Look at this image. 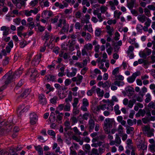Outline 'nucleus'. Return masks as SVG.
I'll list each match as a JSON object with an SVG mask.
<instances>
[{
    "mask_svg": "<svg viewBox=\"0 0 155 155\" xmlns=\"http://www.w3.org/2000/svg\"><path fill=\"white\" fill-rule=\"evenodd\" d=\"M144 14L147 16L149 17L151 15L150 12L147 8H145L144 11Z\"/></svg>",
    "mask_w": 155,
    "mask_h": 155,
    "instance_id": "nucleus-50",
    "label": "nucleus"
},
{
    "mask_svg": "<svg viewBox=\"0 0 155 155\" xmlns=\"http://www.w3.org/2000/svg\"><path fill=\"white\" fill-rule=\"evenodd\" d=\"M94 14L95 15H97V18L99 19L98 21L99 22H102L103 20V18L101 17V13L98 12H94Z\"/></svg>",
    "mask_w": 155,
    "mask_h": 155,
    "instance_id": "nucleus-39",
    "label": "nucleus"
},
{
    "mask_svg": "<svg viewBox=\"0 0 155 155\" xmlns=\"http://www.w3.org/2000/svg\"><path fill=\"white\" fill-rule=\"evenodd\" d=\"M64 20H66L65 19H60L59 20V22L56 25V29H57L58 27H60L61 28L62 27V24L64 25Z\"/></svg>",
    "mask_w": 155,
    "mask_h": 155,
    "instance_id": "nucleus-53",
    "label": "nucleus"
},
{
    "mask_svg": "<svg viewBox=\"0 0 155 155\" xmlns=\"http://www.w3.org/2000/svg\"><path fill=\"white\" fill-rule=\"evenodd\" d=\"M147 18V17H146L144 15H139L137 17L138 20L142 23H144L145 22Z\"/></svg>",
    "mask_w": 155,
    "mask_h": 155,
    "instance_id": "nucleus-26",
    "label": "nucleus"
},
{
    "mask_svg": "<svg viewBox=\"0 0 155 155\" xmlns=\"http://www.w3.org/2000/svg\"><path fill=\"white\" fill-rule=\"evenodd\" d=\"M76 77L77 81V84H80L82 81V80L83 78V76L82 75L78 74Z\"/></svg>",
    "mask_w": 155,
    "mask_h": 155,
    "instance_id": "nucleus-51",
    "label": "nucleus"
},
{
    "mask_svg": "<svg viewBox=\"0 0 155 155\" xmlns=\"http://www.w3.org/2000/svg\"><path fill=\"white\" fill-rule=\"evenodd\" d=\"M88 125L89 131H91V130H93L95 126V122L93 119H91L89 120L88 122Z\"/></svg>",
    "mask_w": 155,
    "mask_h": 155,
    "instance_id": "nucleus-21",
    "label": "nucleus"
},
{
    "mask_svg": "<svg viewBox=\"0 0 155 155\" xmlns=\"http://www.w3.org/2000/svg\"><path fill=\"white\" fill-rule=\"evenodd\" d=\"M114 122V121L113 119L109 118L105 119L104 122L103 129L106 134H108L110 133V128L112 127V125Z\"/></svg>",
    "mask_w": 155,
    "mask_h": 155,
    "instance_id": "nucleus-1",
    "label": "nucleus"
},
{
    "mask_svg": "<svg viewBox=\"0 0 155 155\" xmlns=\"http://www.w3.org/2000/svg\"><path fill=\"white\" fill-rule=\"evenodd\" d=\"M114 80L120 81H123L124 79V77L120 74L114 77Z\"/></svg>",
    "mask_w": 155,
    "mask_h": 155,
    "instance_id": "nucleus-48",
    "label": "nucleus"
},
{
    "mask_svg": "<svg viewBox=\"0 0 155 155\" xmlns=\"http://www.w3.org/2000/svg\"><path fill=\"white\" fill-rule=\"evenodd\" d=\"M46 79L48 80V81H53L55 79V77L54 76L51 75H47L45 76Z\"/></svg>",
    "mask_w": 155,
    "mask_h": 155,
    "instance_id": "nucleus-34",
    "label": "nucleus"
},
{
    "mask_svg": "<svg viewBox=\"0 0 155 155\" xmlns=\"http://www.w3.org/2000/svg\"><path fill=\"white\" fill-rule=\"evenodd\" d=\"M35 148L36 150L38 151V154L40 155H43V151L42 148L40 145L35 146Z\"/></svg>",
    "mask_w": 155,
    "mask_h": 155,
    "instance_id": "nucleus-36",
    "label": "nucleus"
},
{
    "mask_svg": "<svg viewBox=\"0 0 155 155\" xmlns=\"http://www.w3.org/2000/svg\"><path fill=\"white\" fill-rule=\"evenodd\" d=\"M110 6V8L112 10H114L116 8L115 6H117L119 4L117 0H113L108 2Z\"/></svg>",
    "mask_w": 155,
    "mask_h": 155,
    "instance_id": "nucleus-11",
    "label": "nucleus"
},
{
    "mask_svg": "<svg viewBox=\"0 0 155 155\" xmlns=\"http://www.w3.org/2000/svg\"><path fill=\"white\" fill-rule=\"evenodd\" d=\"M146 98L145 100V102L146 103H148L151 101V96L149 94H147L146 95Z\"/></svg>",
    "mask_w": 155,
    "mask_h": 155,
    "instance_id": "nucleus-58",
    "label": "nucleus"
},
{
    "mask_svg": "<svg viewBox=\"0 0 155 155\" xmlns=\"http://www.w3.org/2000/svg\"><path fill=\"white\" fill-rule=\"evenodd\" d=\"M143 28V26L140 24H137L136 29L139 32H141Z\"/></svg>",
    "mask_w": 155,
    "mask_h": 155,
    "instance_id": "nucleus-61",
    "label": "nucleus"
},
{
    "mask_svg": "<svg viewBox=\"0 0 155 155\" xmlns=\"http://www.w3.org/2000/svg\"><path fill=\"white\" fill-rule=\"evenodd\" d=\"M69 48L70 50L71 51H73L74 50L73 45L74 44V41L73 40L71 42L69 41Z\"/></svg>",
    "mask_w": 155,
    "mask_h": 155,
    "instance_id": "nucleus-56",
    "label": "nucleus"
},
{
    "mask_svg": "<svg viewBox=\"0 0 155 155\" xmlns=\"http://www.w3.org/2000/svg\"><path fill=\"white\" fill-rule=\"evenodd\" d=\"M120 68L117 67L115 68L112 72V77H114L119 72Z\"/></svg>",
    "mask_w": 155,
    "mask_h": 155,
    "instance_id": "nucleus-33",
    "label": "nucleus"
},
{
    "mask_svg": "<svg viewBox=\"0 0 155 155\" xmlns=\"http://www.w3.org/2000/svg\"><path fill=\"white\" fill-rule=\"evenodd\" d=\"M93 48L92 44L91 43L86 44L84 46L82 50L81 54L82 56L88 55V52L91 51Z\"/></svg>",
    "mask_w": 155,
    "mask_h": 155,
    "instance_id": "nucleus-4",
    "label": "nucleus"
},
{
    "mask_svg": "<svg viewBox=\"0 0 155 155\" xmlns=\"http://www.w3.org/2000/svg\"><path fill=\"white\" fill-rule=\"evenodd\" d=\"M79 103V98L78 97L74 98L72 105L73 107H77V105Z\"/></svg>",
    "mask_w": 155,
    "mask_h": 155,
    "instance_id": "nucleus-44",
    "label": "nucleus"
},
{
    "mask_svg": "<svg viewBox=\"0 0 155 155\" xmlns=\"http://www.w3.org/2000/svg\"><path fill=\"white\" fill-rule=\"evenodd\" d=\"M72 112L74 115H76L79 114V110L78 109L77 107H73Z\"/></svg>",
    "mask_w": 155,
    "mask_h": 155,
    "instance_id": "nucleus-60",
    "label": "nucleus"
},
{
    "mask_svg": "<svg viewBox=\"0 0 155 155\" xmlns=\"http://www.w3.org/2000/svg\"><path fill=\"white\" fill-rule=\"evenodd\" d=\"M122 12L118 10H115L114 12V16L117 17V18L119 19L120 18V16L122 15Z\"/></svg>",
    "mask_w": 155,
    "mask_h": 155,
    "instance_id": "nucleus-46",
    "label": "nucleus"
},
{
    "mask_svg": "<svg viewBox=\"0 0 155 155\" xmlns=\"http://www.w3.org/2000/svg\"><path fill=\"white\" fill-rule=\"evenodd\" d=\"M96 88V86H94L92 87L91 89L87 91V95L88 96H91L93 92L95 90V89Z\"/></svg>",
    "mask_w": 155,
    "mask_h": 155,
    "instance_id": "nucleus-41",
    "label": "nucleus"
},
{
    "mask_svg": "<svg viewBox=\"0 0 155 155\" xmlns=\"http://www.w3.org/2000/svg\"><path fill=\"white\" fill-rule=\"evenodd\" d=\"M100 104L96 106L95 107L92 108V109L94 112H99L101 110H105L106 109L107 110H109V107H107L106 104H101L100 102Z\"/></svg>",
    "mask_w": 155,
    "mask_h": 155,
    "instance_id": "nucleus-5",
    "label": "nucleus"
},
{
    "mask_svg": "<svg viewBox=\"0 0 155 155\" xmlns=\"http://www.w3.org/2000/svg\"><path fill=\"white\" fill-rule=\"evenodd\" d=\"M39 103L42 105L46 104L47 101L45 96L42 94H40L38 97Z\"/></svg>",
    "mask_w": 155,
    "mask_h": 155,
    "instance_id": "nucleus-14",
    "label": "nucleus"
},
{
    "mask_svg": "<svg viewBox=\"0 0 155 155\" xmlns=\"http://www.w3.org/2000/svg\"><path fill=\"white\" fill-rule=\"evenodd\" d=\"M151 53V50L146 47L143 51L140 52L139 55L141 58L145 59L147 56L150 55Z\"/></svg>",
    "mask_w": 155,
    "mask_h": 155,
    "instance_id": "nucleus-6",
    "label": "nucleus"
},
{
    "mask_svg": "<svg viewBox=\"0 0 155 155\" xmlns=\"http://www.w3.org/2000/svg\"><path fill=\"white\" fill-rule=\"evenodd\" d=\"M114 110L116 115H119L121 113L120 111L119 110V106L118 104L114 106Z\"/></svg>",
    "mask_w": 155,
    "mask_h": 155,
    "instance_id": "nucleus-35",
    "label": "nucleus"
},
{
    "mask_svg": "<svg viewBox=\"0 0 155 155\" xmlns=\"http://www.w3.org/2000/svg\"><path fill=\"white\" fill-rule=\"evenodd\" d=\"M133 88L130 87H128L126 88V92L127 94V96L129 98H131L130 97L133 94Z\"/></svg>",
    "mask_w": 155,
    "mask_h": 155,
    "instance_id": "nucleus-23",
    "label": "nucleus"
},
{
    "mask_svg": "<svg viewBox=\"0 0 155 155\" xmlns=\"http://www.w3.org/2000/svg\"><path fill=\"white\" fill-rule=\"evenodd\" d=\"M89 102L88 100L85 98H84L82 100V105L85 106H88L89 105Z\"/></svg>",
    "mask_w": 155,
    "mask_h": 155,
    "instance_id": "nucleus-59",
    "label": "nucleus"
},
{
    "mask_svg": "<svg viewBox=\"0 0 155 155\" xmlns=\"http://www.w3.org/2000/svg\"><path fill=\"white\" fill-rule=\"evenodd\" d=\"M29 108V107L28 106H25L23 104L21 105L18 107V112L19 113H20L21 111H23V112H26L28 110Z\"/></svg>",
    "mask_w": 155,
    "mask_h": 155,
    "instance_id": "nucleus-12",
    "label": "nucleus"
},
{
    "mask_svg": "<svg viewBox=\"0 0 155 155\" xmlns=\"http://www.w3.org/2000/svg\"><path fill=\"white\" fill-rule=\"evenodd\" d=\"M139 144L137 145V147L140 150H145L147 148V146L145 145L144 142L141 140L140 141Z\"/></svg>",
    "mask_w": 155,
    "mask_h": 155,
    "instance_id": "nucleus-19",
    "label": "nucleus"
},
{
    "mask_svg": "<svg viewBox=\"0 0 155 155\" xmlns=\"http://www.w3.org/2000/svg\"><path fill=\"white\" fill-rule=\"evenodd\" d=\"M116 22L117 21L116 19H109L107 21V23L109 25H111L112 24H115Z\"/></svg>",
    "mask_w": 155,
    "mask_h": 155,
    "instance_id": "nucleus-62",
    "label": "nucleus"
},
{
    "mask_svg": "<svg viewBox=\"0 0 155 155\" xmlns=\"http://www.w3.org/2000/svg\"><path fill=\"white\" fill-rule=\"evenodd\" d=\"M69 25L67 23L66 20H64V25L59 33L60 34H63L64 32H68L69 30Z\"/></svg>",
    "mask_w": 155,
    "mask_h": 155,
    "instance_id": "nucleus-8",
    "label": "nucleus"
},
{
    "mask_svg": "<svg viewBox=\"0 0 155 155\" xmlns=\"http://www.w3.org/2000/svg\"><path fill=\"white\" fill-rule=\"evenodd\" d=\"M72 72H68L67 73V76L69 77H73L75 76L77 73V70L76 68H71Z\"/></svg>",
    "mask_w": 155,
    "mask_h": 155,
    "instance_id": "nucleus-18",
    "label": "nucleus"
},
{
    "mask_svg": "<svg viewBox=\"0 0 155 155\" xmlns=\"http://www.w3.org/2000/svg\"><path fill=\"white\" fill-rule=\"evenodd\" d=\"M124 128L121 125H119L118 128V132L119 134H124Z\"/></svg>",
    "mask_w": 155,
    "mask_h": 155,
    "instance_id": "nucleus-54",
    "label": "nucleus"
},
{
    "mask_svg": "<svg viewBox=\"0 0 155 155\" xmlns=\"http://www.w3.org/2000/svg\"><path fill=\"white\" fill-rule=\"evenodd\" d=\"M111 85V83L109 81H107L104 83H103L102 87L105 88L108 87V86H110Z\"/></svg>",
    "mask_w": 155,
    "mask_h": 155,
    "instance_id": "nucleus-63",
    "label": "nucleus"
},
{
    "mask_svg": "<svg viewBox=\"0 0 155 155\" xmlns=\"http://www.w3.org/2000/svg\"><path fill=\"white\" fill-rule=\"evenodd\" d=\"M142 130L143 133L146 134L148 137H150L154 136V130L153 128H151L149 125H146L143 127Z\"/></svg>",
    "mask_w": 155,
    "mask_h": 155,
    "instance_id": "nucleus-2",
    "label": "nucleus"
},
{
    "mask_svg": "<svg viewBox=\"0 0 155 155\" xmlns=\"http://www.w3.org/2000/svg\"><path fill=\"white\" fill-rule=\"evenodd\" d=\"M38 3V0H33L31 1L29 3V6L31 7H34L36 6Z\"/></svg>",
    "mask_w": 155,
    "mask_h": 155,
    "instance_id": "nucleus-42",
    "label": "nucleus"
},
{
    "mask_svg": "<svg viewBox=\"0 0 155 155\" xmlns=\"http://www.w3.org/2000/svg\"><path fill=\"white\" fill-rule=\"evenodd\" d=\"M148 107L155 109V104L153 101H151L148 105Z\"/></svg>",
    "mask_w": 155,
    "mask_h": 155,
    "instance_id": "nucleus-64",
    "label": "nucleus"
},
{
    "mask_svg": "<svg viewBox=\"0 0 155 155\" xmlns=\"http://www.w3.org/2000/svg\"><path fill=\"white\" fill-rule=\"evenodd\" d=\"M140 75V73L139 71L134 73L131 76L127 78V81L129 83H132L135 81L136 78Z\"/></svg>",
    "mask_w": 155,
    "mask_h": 155,
    "instance_id": "nucleus-7",
    "label": "nucleus"
},
{
    "mask_svg": "<svg viewBox=\"0 0 155 155\" xmlns=\"http://www.w3.org/2000/svg\"><path fill=\"white\" fill-rule=\"evenodd\" d=\"M41 57V54H40L37 55L32 62V63L34 64L35 65L38 64L41 61L40 59Z\"/></svg>",
    "mask_w": 155,
    "mask_h": 155,
    "instance_id": "nucleus-16",
    "label": "nucleus"
},
{
    "mask_svg": "<svg viewBox=\"0 0 155 155\" xmlns=\"http://www.w3.org/2000/svg\"><path fill=\"white\" fill-rule=\"evenodd\" d=\"M30 89H26L23 91L21 94L18 96L17 98L18 99H21L22 98H25L30 94Z\"/></svg>",
    "mask_w": 155,
    "mask_h": 155,
    "instance_id": "nucleus-13",
    "label": "nucleus"
},
{
    "mask_svg": "<svg viewBox=\"0 0 155 155\" xmlns=\"http://www.w3.org/2000/svg\"><path fill=\"white\" fill-rule=\"evenodd\" d=\"M22 73V71L21 70L19 69L16 71L15 73L13 74L15 79L19 78Z\"/></svg>",
    "mask_w": 155,
    "mask_h": 155,
    "instance_id": "nucleus-27",
    "label": "nucleus"
},
{
    "mask_svg": "<svg viewBox=\"0 0 155 155\" xmlns=\"http://www.w3.org/2000/svg\"><path fill=\"white\" fill-rule=\"evenodd\" d=\"M28 44V43L26 41H25L24 40H23L20 43V47L21 48H23L27 45Z\"/></svg>",
    "mask_w": 155,
    "mask_h": 155,
    "instance_id": "nucleus-55",
    "label": "nucleus"
},
{
    "mask_svg": "<svg viewBox=\"0 0 155 155\" xmlns=\"http://www.w3.org/2000/svg\"><path fill=\"white\" fill-rule=\"evenodd\" d=\"M84 30H87L90 32H92L93 31V30L92 28V25L91 24L86 25L84 26Z\"/></svg>",
    "mask_w": 155,
    "mask_h": 155,
    "instance_id": "nucleus-29",
    "label": "nucleus"
},
{
    "mask_svg": "<svg viewBox=\"0 0 155 155\" xmlns=\"http://www.w3.org/2000/svg\"><path fill=\"white\" fill-rule=\"evenodd\" d=\"M55 113L56 114H58L56 116L57 120L60 122L63 118V117L64 116L63 113H60L58 110H56L55 111ZM59 123H61V122H59Z\"/></svg>",
    "mask_w": 155,
    "mask_h": 155,
    "instance_id": "nucleus-20",
    "label": "nucleus"
},
{
    "mask_svg": "<svg viewBox=\"0 0 155 155\" xmlns=\"http://www.w3.org/2000/svg\"><path fill=\"white\" fill-rule=\"evenodd\" d=\"M29 71L30 72V77L34 79L36 77L38 76V73L35 69H31L29 70Z\"/></svg>",
    "mask_w": 155,
    "mask_h": 155,
    "instance_id": "nucleus-15",
    "label": "nucleus"
},
{
    "mask_svg": "<svg viewBox=\"0 0 155 155\" xmlns=\"http://www.w3.org/2000/svg\"><path fill=\"white\" fill-rule=\"evenodd\" d=\"M25 2L24 1H21L20 2L17 3L15 4V6L17 8L20 9L22 6L25 5Z\"/></svg>",
    "mask_w": 155,
    "mask_h": 155,
    "instance_id": "nucleus-37",
    "label": "nucleus"
},
{
    "mask_svg": "<svg viewBox=\"0 0 155 155\" xmlns=\"http://www.w3.org/2000/svg\"><path fill=\"white\" fill-rule=\"evenodd\" d=\"M2 78L3 79H5V84L6 85L15 79L12 72L11 71H9L8 73H7Z\"/></svg>",
    "mask_w": 155,
    "mask_h": 155,
    "instance_id": "nucleus-3",
    "label": "nucleus"
},
{
    "mask_svg": "<svg viewBox=\"0 0 155 155\" xmlns=\"http://www.w3.org/2000/svg\"><path fill=\"white\" fill-rule=\"evenodd\" d=\"M1 30L3 31V35L4 36H7L9 34V31L10 30L9 27L5 26H2L0 28Z\"/></svg>",
    "mask_w": 155,
    "mask_h": 155,
    "instance_id": "nucleus-17",
    "label": "nucleus"
},
{
    "mask_svg": "<svg viewBox=\"0 0 155 155\" xmlns=\"http://www.w3.org/2000/svg\"><path fill=\"white\" fill-rule=\"evenodd\" d=\"M49 2L47 0H42L39 3L41 6L42 8L48 7L49 6Z\"/></svg>",
    "mask_w": 155,
    "mask_h": 155,
    "instance_id": "nucleus-24",
    "label": "nucleus"
},
{
    "mask_svg": "<svg viewBox=\"0 0 155 155\" xmlns=\"http://www.w3.org/2000/svg\"><path fill=\"white\" fill-rule=\"evenodd\" d=\"M147 91V88L145 87H143L142 88L141 91L140 92V94L141 96L143 97Z\"/></svg>",
    "mask_w": 155,
    "mask_h": 155,
    "instance_id": "nucleus-47",
    "label": "nucleus"
},
{
    "mask_svg": "<svg viewBox=\"0 0 155 155\" xmlns=\"http://www.w3.org/2000/svg\"><path fill=\"white\" fill-rule=\"evenodd\" d=\"M52 12L51 11L45 10L42 12L41 17L45 19H48L52 16Z\"/></svg>",
    "mask_w": 155,
    "mask_h": 155,
    "instance_id": "nucleus-10",
    "label": "nucleus"
},
{
    "mask_svg": "<svg viewBox=\"0 0 155 155\" xmlns=\"http://www.w3.org/2000/svg\"><path fill=\"white\" fill-rule=\"evenodd\" d=\"M82 27V25L79 22H76L75 24L74 28L76 29L80 30Z\"/></svg>",
    "mask_w": 155,
    "mask_h": 155,
    "instance_id": "nucleus-52",
    "label": "nucleus"
},
{
    "mask_svg": "<svg viewBox=\"0 0 155 155\" xmlns=\"http://www.w3.org/2000/svg\"><path fill=\"white\" fill-rule=\"evenodd\" d=\"M49 120L51 123L54 122L56 120L55 114L54 113L52 112L49 117Z\"/></svg>",
    "mask_w": 155,
    "mask_h": 155,
    "instance_id": "nucleus-28",
    "label": "nucleus"
},
{
    "mask_svg": "<svg viewBox=\"0 0 155 155\" xmlns=\"http://www.w3.org/2000/svg\"><path fill=\"white\" fill-rule=\"evenodd\" d=\"M149 148L152 152L154 153L155 152V144L150 145Z\"/></svg>",
    "mask_w": 155,
    "mask_h": 155,
    "instance_id": "nucleus-57",
    "label": "nucleus"
},
{
    "mask_svg": "<svg viewBox=\"0 0 155 155\" xmlns=\"http://www.w3.org/2000/svg\"><path fill=\"white\" fill-rule=\"evenodd\" d=\"M30 123L31 124H34L37 120V116L35 113H32L30 115Z\"/></svg>",
    "mask_w": 155,
    "mask_h": 155,
    "instance_id": "nucleus-9",
    "label": "nucleus"
},
{
    "mask_svg": "<svg viewBox=\"0 0 155 155\" xmlns=\"http://www.w3.org/2000/svg\"><path fill=\"white\" fill-rule=\"evenodd\" d=\"M66 105L64 106V110L65 111H68L70 110V104L68 102H66Z\"/></svg>",
    "mask_w": 155,
    "mask_h": 155,
    "instance_id": "nucleus-49",
    "label": "nucleus"
},
{
    "mask_svg": "<svg viewBox=\"0 0 155 155\" xmlns=\"http://www.w3.org/2000/svg\"><path fill=\"white\" fill-rule=\"evenodd\" d=\"M108 9V8L106 6L102 5L100 8V10L101 13L104 14L105 13H108V12H107Z\"/></svg>",
    "mask_w": 155,
    "mask_h": 155,
    "instance_id": "nucleus-40",
    "label": "nucleus"
},
{
    "mask_svg": "<svg viewBox=\"0 0 155 155\" xmlns=\"http://www.w3.org/2000/svg\"><path fill=\"white\" fill-rule=\"evenodd\" d=\"M99 68L101 69L102 71L104 72H106L107 69L106 68L104 67V64L102 62H101L98 65Z\"/></svg>",
    "mask_w": 155,
    "mask_h": 155,
    "instance_id": "nucleus-45",
    "label": "nucleus"
},
{
    "mask_svg": "<svg viewBox=\"0 0 155 155\" xmlns=\"http://www.w3.org/2000/svg\"><path fill=\"white\" fill-rule=\"evenodd\" d=\"M134 1L131 0L130 1L127 3V7L130 9H132L134 7Z\"/></svg>",
    "mask_w": 155,
    "mask_h": 155,
    "instance_id": "nucleus-38",
    "label": "nucleus"
},
{
    "mask_svg": "<svg viewBox=\"0 0 155 155\" xmlns=\"http://www.w3.org/2000/svg\"><path fill=\"white\" fill-rule=\"evenodd\" d=\"M106 28L107 32L110 36H112L114 31L113 28L111 27L109 25H107Z\"/></svg>",
    "mask_w": 155,
    "mask_h": 155,
    "instance_id": "nucleus-22",
    "label": "nucleus"
},
{
    "mask_svg": "<svg viewBox=\"0 0 155 155\" xmlns=\"http://www.w3.org/2000/svg\"><path fill=\"white\" fill-rule=\"evenodd\" d=\"M97 94L98 96L100 97H102L104 94V90L101 91V89L99 88H97L96 89Z\"/></svg>",
    "mask_w": 155,
    "mask_h": 155,
    "instance_id": "nucleus-31",
    "label": "nucleus"
},
{
    "mask_svg": "<svg viewBox=\"0 0 155 155\" xmlns=\"http://www.w3.org/2000/svg\"><path fill=\"white\" fill-rule=\"evenodd\" d=\"M117 119L118 122L120 123L123 126H125V124L126 123V121L123 120V117L121 116H118L117 118Z\"/></svg>",
    "mask_w": 155,
    "mask_h": 155,
    "instance_id": "nucleus-25",
    "label": "nucleus"
},
{
    "mask_svg": "<svg viewBox=\"0 0 155 155\" xmlns=\"http://www.w3.org/2000/svg\"><path fill=\"white\" fill-rule=\"evenodd\" d=\"M115 141L116 142L115 145L117 146L120 145L121 143L120 138L119 137L118 135L117 134H116V137Z\"/></svg>",
    "mask_w": 155,
    "mask_h": 155,
    "instance_id": "nucleus-30",
    "label": "nucleus"
},
{
    "mask_svg": "<svg viewBox=\"0 0 155 155\" xmlns=\"http://www.w3.org/2000/svg\"><path fill=\"white\" fill-rule=\"evenodd\" d=\"M72 99V92L70 91L69 92L68 97L65 99V101L66 102H68L69 101H71Z\"/></svg>",
    "mask_w": 155,
    "mask_h": 155,
    "instance_id": "nucleus-43",
    "label": "nucleus"
},
{
    "mask_svg": "<svg viewBox=\"0 0 155 155\" xmlns=\"http://www.w3.org/2000/svg\"><path fill=\"white\" fill-rule=\"evenodd\" d=\"M136 101V100L134 99L129 100L128 104V107L129 108H132Z\"/></svg>",
    "mask_w": 155,
    "mask_h": 155,
    "instance_id": "nucleus-32",
    "label": "nucleus"
}]
</instances>
